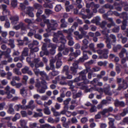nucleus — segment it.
I'll return each mask as SVG.
<instances>
[{"mask_svg": "<svg viewBox=\"0 0 128 128\" xmlns=\"http://www.w3.org/2000/svg\"><path fill=\"white\" fill-rule=\"evenodd\" d=\"M50 22L48 28L46 29V30L48 32H50L52 30H56L58 26V22L56 20H51Z\"/></svg>", "mask_w": 128, "mask_h": 128, "instance_id": "1", "label": "nucleus"}, {"mask_svg": "<svg viewBox=\"0 0 128 128\" xmlns=\"http://www.w3.org/2000/svg\"><path fill=\"white\" fill-rule=\"evenodd\" d=\"M109 50L106 48L102 49V54L99 56V58L100 59H107L108 58V54L109 53Z\"/></svg>", "mask_w": 128, "mask_h": 128, "instance_id": "2", "label": "nucleus"}, {"mask_svg": "<svg viewBox=\"0 0 128 128\" xmlns=\"http://www.w3.org/2000/svg\"><path fill=\"white\" fill-rule=\"evenodd\" d=\"M23 74H27L28 75L32 76L33 73L32 71L30 70V68L27 66H25L21 70Z\"/></svg>", "mask_w": 128, "mask_h": 128, "instance_id": "3", "label": "nucleus"}, {"mask_svg": "<svg viewBox=\"0 0 128 128\" xmlns=\"http://www.w3.org/2000/svg\"><path fill=\"white\" fill-rule=\"evenodd\" d=\"M110 85H108L107 87L104 88V89L100 88L99 89V90L101 91H104L106 94L109 96H111L112 94V93L110 91Z\"/></svg>", "mask_w": 128, "mask_h": 128, "instance_id": "4", "label": "nucleus"}, {"mask_svg": "<svg viewBox=\"0 0 128 128\" xmlns=\"http://www.w3.org/2000/svg\"><path fill=\"white\" fill-rule=\"evenodd\" d=\"M39 74L41 76L40 78L41 79H45L47 81H49L50 80V78L44 71H40Z\"/></svg>", "mask_w": 128, "mask_h": 128, "instance_id": "5", "label": "nucleus"}, {"mask_svg": "<svg viewBox=\"0 0 128 128\" xmlns=\"http://www.w3.org/2000/svg\"><path fill=\"white\" fill-rule=\"evenodd\" d=\"M128 87V86L127 84L125 82L124 80H123L122 82V84H119L118 86V87L117 89L118 90H120L122 89L124 90L126 89Z\"/></svg>", "mask_w": 128, "mask_h": 128, "instance_id": "6", "label": "nucleus"}, {"mask_svg": "<svg viewBox=\"0 0 128 128\" xmlns=\"http://www.w3.org/2000/svg\"><path fill=\"white\" fill-rule=\"evenodd\" d=\"M114 104L116 107L120 106L122 107H124L126 105L124 102L123 101H120L118 99H116L115 100Z\"/></svg>", "mask_w": 128, "mask_h": 128, "instance_id": "7", "label": "nucleus"}, {"mask_svg": "<svg viewBox=\"0 0 128 128\" xmlns=\"http://www.w3.org/2000/svg\"><path fill=\"white\" fill-rule=\"evenodd\" d=\"M88 72V69L86 68V69L83 70L78 73L79 76L81 78V79H84L86 77V74Z\"/></svg>", "mask_w": 128, "mask_h": 128, "instance_id": "8", "label": "nucleus"}, {"mask_svg": "<svg viewBox=\"0 0 128 128\" xmlns=\"http://www.w3.org/2000/svg\"><path fill=\"white\" fill-rule=\"evenodd\" d=\"M87 53L90 55H91L92 54V52L90 50H88L87 51H84L83 52L82 58L85 60H86L88 58V57L86 54Z\"/></svg>", "mask_w": 128, "mask_h": 128, "instance_id": "9", "label": "nucleus"}, {"mask_svg": "<svg viewBox=\"0 0 128 128\" xmlns=\"http://www.w3.org/2000/svg\"><path fill=\"white\" fill-rule=\"evenodd\" d=\"M10 19L11 20V22L14 25L17 24V22L19 20V18L18 16H12L10 18Z\"/></svg>", "mask_w": 128, "mask_h": 128, "instance_id": "10", "label": "nucleus"}, {"mask_svg": "<svg viewBox=\"0 0 128 128\" xmlns=\"http://www.w3.org/2000/svg\"><path fill=\"white\" fill-rule=\"evenodd\" d=\"M113 110V108L112 107H110L107 108H105L103 110L100 111L102 113V115L104 116L105 114L107 113H108L112 112Z\"/></svg>", "mask_w": 128, "mask_h": 128, "instance_id": "11", "label": "nucleus"}, {"mask_svg": "<svg viewBox=\"0 0 128 128\" xmlns=\"http://www.w3.org/2000/svg\"><path fill=\"white\" fill-rule=\"evenodd\" d=\"M101 20L100 17L98 16L94 18L91 20V22L92 23H95L96 25H99L100 24V21Z\"/></svg>", "mask_w": 128, "mask_h": 128, "instance_id": "12", "label": "nucleus"}, {"mask_svg": "<svg viewBox=\"0 0 128 128\" xmlns=\"http://www.w3.org/2000/svg\"><path fill=\"white\" fill-rule=\"evenodd\" d=\"M48 88L47 86H42L40 88H37V91L40 94H43L45 92L46 90Z\"/></svg>", "mask_w": 128, "mask_h": 128, "instance_id": "13", "label": "nucleus"}, {"mask_svg": "<svg viewBox=\"0 0 128 128\" xmlns=\"http://www.w3.org/2000/svg\"><path fill=\"white\" fill-rule=\"evenodd\" d=\"M61 23L60 25L61 28H66L67 26L68 23L66 22L64 18H62L60 20Z\"/></svg>", "mask_w": 128, "mask_h": 128, "instance_id": "14", "label": "nucleus"}, {"mask_svg": "<svg viewBox=\"0 0 128 128\" xmlns=\"http://www.w3.org/2000/svg\"><path fill=\"white\" fill-rule=\"evenodd\" d=\"M81 80H84L83 82H82L78 83V86H82V88L83 89L85 88V86H84L82 85V83H83L85 84H88L89 83L90 81L86 78V77L84 79H82Z\"/></svg>", "mask_w": 128, "mask_h": 128, "instance_id": "15", "label": "nucleus"}, {"mask_svg": "<svg viewBox=\"0 0 128 128\" xmlns=\"http://www.w3.org/2000/svg\"><path fill=\"white\" fill-rule=\"evenodd\" d=\"M34 102V100H30L28 103V105H27V107L28 108H30L32 110H33L35 107V106L34 104H33Z\"/></svg>", "mask_w": 128, "mask_h": 128, "instance_id": "16", "label": "nucleus"}, {"mask_svg": "<svg viewBox=\"0 0 128 128\" xmlns=\"http://www.w3.org/2000/svg\"><path fill=\"white\" fill-rule=\"evenodd\" d=\"M59 72L57 71L54 70L49 73V74L50 75V79H52L53 78L54 76L57 75L58 74Z\"/></svg>", "mask_w": 128, "mask_h": 128, "instance_id": "17", "label": "nucleus"}, {"mask_svg": "<svg viewBox=\"0 0 128 128\" xmlns=\"http://www.w3.org/2000/svg\"><path fill=\"white\" fill-rule=\"evenodd\" d=\"M80 50H76L75 52H71L70 54V56H72L75 57H77L78 56L80 55Z\"/></svg>", "mask_w": 128, "mask_h": 128, "instance_id": "18", "label": "nucleus"}, {"mask_svg": "<svg viewBox=\"0 0 128 128\" xmlns=\"http://www.w3.org/2000/svg\"><path fill=\"white\" fill-rule=\"evenodd\" d=\"M13 106V104H10L9 105V108L8 110V113L11 114H14V110L12 108Z\"/></svg>", "mask_w": 128, "mask_h": 128, "instance_id": "19", "label": "nucleus"}, {"mask_svg": "<svg viewBox=\"0 0 128 128\" xmlns=\"http://www.w3.org/2000/svg\"><path fill=\"white\" fill-rule=\"evenodd\" d=\"M33 6L35 9L38 10L43 9V7L41 4L36 3L34 4Z\"/></svg>", "mask_w": 128, "mask_h": 128, "instance_id": "20", "label": "nucleus"}, {"mask_svg": "<svg viewBox=\"0 0 128 128\" xmlns=\"http://www.w3.org/2000/svg\"><path fill=\"white\" fill-rule=\"evenodd\" d=\"M8 41L9 42L8 44V45L10 46L12 48H14L15 46L14 44V39H10L8 40Z\"/></svg>", "mask_w": 128, "mask_h": 128, "instance_id": "21", "label": "nucleus"}, {"mask_svg": "<svg viewBox=\"0 0 128 128\" xmlns=\"http://www.w3.org/2000/svg\"><path fill=\"white\" fill-rule=\"evenodd\" d=\"M13 72L15 74L18 76H20L22 74V73L20 71V69L16 68H14L13 69Z\"/></svg>", "mask_w": 128, "mask_h": 128, "instance_id": "22", "label": "nucleus"}, {"mask_svg": "<svg viewBox=\"0 0 128 128\" xmlns=\"http://www.w3.org/2000/svg\"><path fill=\"white\" fill-rule=\"evenodd\" d=\"M20 126L23 128H27L28 126H26V122L24 120H20Z\"/></svg>", "mask_w": 128, "mask_h": 128, "instance_id": "23", "label": "nucleus"}, {"mask_svg": "<svg viewBox=\"0 0 128 128\" xmlns=\"http://www.w3.org/2000/svg\"><path fill=\"white\" fill-rule=\"evenodd\" d=\"M120 18H122L124 20H128V16L127 13L125 12H124L120 14Z\"/></svg>", "mask_w": 128, "mask_h": 128, "instance_id": "24", "label": "nucleus"}, {"mask_svg": "<svg viewBox=\"0 0 128 128\" xmlns=\"http://www.w3.org/2000/svg\"><path fill=\"white\" fill-rule=\"evenodd\" d=\"M44 106L45 107L44 109V113L47 115L50 114V112L49 109V108L46 106L45 104H44Z\"/></svg>", "mask_w": 128, "mask_h": 128, "instance_id": "25", "label": "nucleus"}, {"mask_svg": "<svg viewBox=\"0 0 128 128\" xmlns=\"http://www.w3.org/2000/svg\"><path fill=\"white\" fill-rule=\"evenodd\" d=\"M126 52V50L125 48H122L119 54V56L120 58H123L124 56V54Z\"/></svg>", "mask_w": 128, "mask_h": 128, "instance_id": "26", "label": "nucleus"}, {"mask_svg": "<svg viewBox=\"0 0 128 128\" xmlns=\"http://www.w3.org/2000/svg\"><path fill=\"white\" fill-rule=\"evenodd\" d=\"M56 62L55 59L54 58L52 59H50V66L52 68H54V64Z\"/></svg>", "mask_w": 128, "mask_h": 128, "instance_id": "27", "label": "nucleus"}, {"mask_svg": "<svg viewBox=\"0 0 128 128\" xmlns=\"http://www.w3.org/2000/svg\"><path fill=\"white\" fill-rule=\"evenodd\" d=\"M107 22L105 21H102L101 23L100 22L99 24L101 28L103 29H106L107 28L105 27V26L107 24Z\"/></svg>", "mask_w": 128, "mask_h": 128, "instance_id": "28", "label": "nucleus"}, {"mask_svg": "<svg viewBox=\"0 0 128 128\" xmlns=\"http://www.w3.org/2000/svg\"><path fill=\"white\" fill-rule=\"evenodd\" d=\"M20 28H21L22 30H25L26 29V27L24 24L22 22H20L18 25Z\"/></svg>", "mask_w": 128, "mask_h": 128, "instance_id": "29", "label": "nucleus"}, {"mask_svg": "<svg viewBox=\"0 0 128 128\" xmlns=\"http://www.w3.org/2000/svg\"><path fill=\"white\" fill-rule=\"evenodd\" d=\"M36 31L35 30L30 29V30L29 32L28 33L27 35L28 36L31 37L36 33Z\"/></svg>", "mask_w": 128, "mask_h": 128, "instance_id": "30", "label": "nucleus"}, {"mask_svg": "<svg viewBox=\"0 0 128 128\" xmlns=\"http://www.w3.org/2000/svg\"><path fill=\"white\" fill-rule=\"evenodd\" d=\"M28 49L27 48H25L23 49L22 53V55L24 56H26L28 55Z\"/></svg>", "mask_w": 128, "mask_h": 128, "instance_id": "31", "label": "nucleus"}, {"mask_svg": "<svg viewBox=\"0 0 128 128\" xmlns=\"http://www.w3.org/2000/svg\"><path fill=\"white\" fill-rule=\"evenodd\" d=\"M102 7L105 8H109L110 10L113 9L114 8L113 6L108 3L105 4Z\"/></svg>", "mask_w": 128, "mask_h": 128, "instance_id": "32", "label": "nucleus"}, {"mask_svg": "<svg viewBox=\"0 0 128 128\" xmlns=\"http://www.w3.org/2000/svg\"><path fill=\"white\" fill-rule=\"evenodd\" d=\"M122 48L121 45L118 44L116 46L114 47L113 48V50L114 52H118V50H120Z\"/></svg>", "mask_w": 128, "mask_h": 128, "instance_id": "33", "label": "nucleus"}, {"mask_svg": "<svg viewBox=\"0 0 128 128\" xmlns=\"http://www.w3.org/2000/svg\"><path fill=\"white\" fill-rule=\"evenodd\" d=\"M108 63V62L106 61H104V62L101 61L98 62V66H106Z\"/></svg>", "mask_w": 128, "mask_h": 128, "instance_id": "34", "label": "nucleus"}, {"mask_svg": "<svg viewBox=\"0 0 128 128\" xmlns=\"http://www.w3.org/2000/svg\"><path fill=\"white\" fill-rule=\"evenodd\" d=\"M82 92L80 91L77 93L75 95H73L72 98L74 99H76L77 98L80 97L82 95Z\"/></svg>", "mask_w": 128, "mask_h": 128, "instance_id": "35", "label": "nucleus"}, {"mask_svg": "<svg viewBox=\"0 0 128 128\" xmlns=\"http://www.w3.org/2000/svg\"><path fill=\"white\" fill-rule=\"evenodd\" d=\"M90 49L94 53L96 52V50L94 48V45L93 43H90L89 45Z\"/></svg>", "mask_w": 128, "mask_h": 128, "instance_id": "36", "label": "nucleus"}, {"mask_svg": "<svg viewBox=\"0 0 128 128\" xmlns=\"http://www.w3.org/2000/svg\"><path fill=\"white\" fill-rule=\"evenodd\" d=\"M59 40L60 41V42L62 43L63 44H64L66 42L67 40L65 38L64 36L60 37Z\"/></svg>", "mask_w": 128, "mask_h": 128, "instance_id": "37", "label": "nucleus"}, {"mask_svg": "<svg viewBox=\"0 0 128 128\" xmlns=\"http://www.w3.org/2000/svg\"><path fill=\"white\" fill-rule=\"evenodd\" d=\"M77 69L76 68H74V67H70V68L71 73L73 74L74 75H75L76 74L77 72Z\"/></svg>", "mask_w": 128, "mask_h": 128, "instance_id": "38", "label": "nucleus"}, {"mask_svg": "<svg viewBox=\"0 0 128 128\" xmlns=\"http://www.w3.org/2000/svg\"><path fill=\"white\" fill-rule=\"evenodd\" d=\"M51 110L53 112V114L54 116H60V112L56 111L55 109L54 108H51Z\"/></svg>", "mask_w": 128, "mask_h": 128, "instance_id": "39", "label": "nucleus"}, {"mask_svg": "<svg viewBox=\"0 0 128 128\" xmlns=\"http://www.w3.org/2000/svg\"><path fill=\"white\" fill-rule=\"evenodd\" d=\"M91 107L89 110L90 112L92 113L96 112V108L95 106L92 105Z\"/></svg>", "mask_w": 128, "mask_h": 128, "instance_id": "40", "label": "nucleus"}, {"mask_svg": "<svg viewBox=\"0 0 128 128\" xmlns=\"http://www.w3.org/2000/svg\"><path fill=\"white\" fill-rule=\"evenodd\" d=\"M44 63L42 62H41L37 64H34V66L36 68H38L39 67H42L44 66Z\"/></svg>", "mask_w": 128, "mask_h": 128, "instance_id": "41", "label": "nucleus"}, {"mask_svg": "<svg viewBox=\"0 0 128 128\" xmlns=\"http://www.w3.org/2000/svg\"><path fill=\"white\" fill-rule=\"evenodd\" d=\"M36 82L35 84V86L38 88H39L41 86V82L38 78L36 80Z\"/></svg>", "mask_w": 128, "mask_h": 128, "instance_id": "42", "label": "nucleus"}, {"mask_svg": "<svg viewBox=\"0 0 128 128\" xmlns=\"http://www.w3.org/2000/svg\"><path fill=\"white\" fill-rule=\"evenodd\" d=\"M62 54L60 52H59L55 56V59L56 60H61L62 58Z\"/></svg>", "mask_w": 128, "mask_h": 128, "instance_id": "43", "label": "nucleus"}, {"mask_svg": "<svg viewBox=\"0 0 128 128\" xmlns=\"http://www.w3.org/2000/svg\"><path fill=\"white\" fill-rule=\"evenodd\" d=\"M120 29L119 26H115L114 28L112 29V31L114 32H119Z\"/></svg>", "mask_w": 128, "mask_h": 128, "instance_id": "44", "label": "nucleus"}, {"mask_svg": "<svg viewBox=\"0 0 128 128\" xmlns=\"http://www.w3.org/2000/svg\"><path fill=\"white\" fill-rule=\"evenodd\" d=\"M20 93L24 97H25L27 96V93L26 92L24 88H23L20 90Z\"/></svg>", "mask_w": 128, "mask_h": 128, "instance_id": "45", "label": "nucleus"}, {"mask_svg": "<svg viewBox=\"0 0 128 128\" xmlns=\"http://www.w3.org/2000/svg\"><path fill=\"white\" fill-rule=\"evenodd\" d=\"M62 64V62L60 60H58L56 62V68H60Z\"/></svg>", "mask_w": 128, "mask_h": 128, "instance_id": "46", "label": "nucleus"}, {"mask_svg": "<svg viewBox=\"0 0 128 128\" xmlns=\"http://www.w3.org/2000/svg\"><path fill=\"white\" fill-rule=\"evenodd\" d=\"M55 36L57 37H59L60 36H64L62 31H58L57 32L54 34Z\"/></svg>", "mask_w": 128, "mask_h": 128, "instance_id": "47", "label": "nucleus"}, {"mask_svg": "<svg viewBox=\"0 0 128 128\" xmlns=\"http://www.w3.org/2000/svg\"><path fill=\"white\" fill-rule=\"evenodd\" d=\"M114 6H115V8L118 11H121L122 10L121 8L118 6V4L117 3H115L113 4Z\"/></svg>", "mask_w": 128, "mask_h": 128, "instance_id": "48", "label": "nucleus"}, {"mask_svg": "<svg viewBox=\"0 0 128 128\" xmlns=\"http://www.w3.org/2000/svg\"><path fill=\"white\" fill-rule=\"evenodd\" d=\"M12 72L10 71L6 73V78L8 80H10L11 77L12 76Z\"/></svg>", "mask_w": 128, "mask_h": 128, "instance_id": "49", "label": "nucleus"}, {"mask_svg": "<svg viewBox=\"0 0 128 128\" xmlns=\"http://www.w3.org/2000/svg\"><path fill=\"white\" fill-rule=\"evenodd\" d=\"M48 47L51 48V49H56V44H55L50 43L48 44Z\"/></svg>", "mask_w": 128, "mask_h": 128, "instance_id": "50", "label": "nucleus"}, {"mask_svg": "<svg viewBox=\"0 0 128 128\" xmlns=\"http://www.w3.org/2000/svg\"><path fill=\"white\" fill-rule=\"evenodd\" d=\"M11 4L13 7H16L17 4V0H12Z\"/></svg>", "mask_w": 128, "mask_h": 128, "instance_id": "51", "label": "nucleus"}, {"mask_svg": "<svg viewBox=\"0 0 128 128\" xmlns=\"http://www.w3.org/2000/svg\"><path fill=\"white\" fill-rule=\"evenodd\" d=\"M97 48H102L104 47V44L100 43L97 44Z\"/></svg>", "mask_w": 128, "mask_h": 128, "instance_id": "52", "label": "nucleus"}, {"mask_svg": "<svg viewBox=\"0 0 128 128\" xmlns=\"http://www.w3.org/2000/svg\"><path fill=\"white\" fill-rule=\"evenodd\" d=\"M78 61H76L72 64V66L71 67H74V68L78 69Z\"/></svg>", "mask_w": 128, "mask_h": 128, "instance_id": "53", "label": "nucleus"}, {"mask_svg": "<svg viewBox=\"0 0 128 128\" xmlns=\"http://www.w3.org/2000/svg\"><path fill=\"white\" fill-rule=\"evenodd\" d=\"M20 117V115L18 113H16L14 117L12 119V120L14 121H15L17 120Z\"/></svg>", "mask_w": 128, "mask_h": 128, "instance_id": "54", "label": "nucleus"}, {"mask_svg": "<svg viewBox=\"0 0 128 128\" xmlns=\"http://www.w3.org/2000/svg\"><path fill=\"white\" fill-rule=\"evenodd\" d=\"M42 9L38 10L36 14V17H40V15L42 13L43 11Z\"/></svg>", "mask_w": 128, "mask_h": 128, "instance_id": "55", "label": "nucleus"}, {"mask_svg": "<svg viewBox=\"0 0 128 128\" xmlns=\"http://www.w3.org/2000/svg\"><path fill=\"white\" fill-rule=\"evenodd\" d=\"M102 113L100 111L99 112L98 114L95 116V118L96 119H99L101 118Z\"/></svg>", "mask_w": 128, "mask_h": 128, "instance_id": "56", "label": "nucleus"}, {"mask_svg": "<svg viewBox=\"0 0 128 128\" xmlns=\"http://www.w3.org/2000/svg\"><path fill=\"white\" fill-rule=\"evenodd\" d=\"M2 13L4 15L6 16L7 15L9 14L10 12L8 9L4 10H3Z\"/></svg>", "mask_w": 128, "mask_h": 128, "instance_id": "57", "label": "nucleus"}, {"mask_svg": "<svg viewBox=\"0 0 128 128\" xmlns=\"http://www.w3.org/2000/svg\"><path fill=\"white\" fill-rule=\"evenodd\" d=\"M79 30L81 34L82 35H85L87 34V32L84 31L82 27H80L79 28Z\"/></svg>", "mask_w": 128, "mask_h": 128, "instance_id": "58", "label": "nucleus"}, {"mask_svg": "<svg viewBox=\"0 0 128 128\" xmlns=\"http://www.w3.org/2000/svg\"><path fill=\"white\" fill-rule=\"evenodd\" d=\"M110 36L113 40L112 41L113 42H116V37L114 35L111 34L110 35Z\"/></svg>", "mask_w": 128, "mask_h": 128, "instance_id": "59", "label": "nucleus"}, {"mask_svg": "<svg viewBox=\"0 0 128 128\" xmlns=\"http://www.w3.org/2000/svg\"><path fill=\"white\" fill-rule=\"evenodd\" d=\"M88 45H84L82 44V46L81 48V50L83 51V52L84 51H87L88 50H85L86 49H87L88 48Z\"/></svg>", "mask_w": 128, "mask_h": 128, "instance_id": "60", "label": "nucleus"}, {"mask_svg": "<svg viewBox=\"0 0 128 128\" xmlns=\"http://www.w3.org/2000/svg\"><path fill=\"white\" fill-rule=\"evenodd\" d=\"M65 48L64 44H61L58 46V50L59 51H62Z\"/></svg>", "mask_w": 128, "mask_h": 128, "instance_id": "61", "label": "nucleus"}, {"mask_svg": "<svg viewBox=\"0 0 128 128\" xmlns=\"http://www.w3.org/2000/svg\"><path fill=\"white\" fill-rule=\"evenodd\" d=\"M61 9V6L60 5L58 4L56 5L55 8V10L57 12H58Z\"/></svg>", "mask_w": 128, "mask_h": 128, "instance_id": "62", "label": "nucleus"}, {"mask_svg": "<svg viewBox=\"0 0 128 128\" xmlns=\"http://www.w3.org/2000/svg\"><path fill=\"white\" fill-rule=\"evenodd\" d=\"M70 98H68L64 101V105H67L69 104V102L71 100Z\"/></svg>", "mask_w": 128, "mask_h": 128, "instance_id": "63", "label": "nucleus"}, {"mask_svg": "<svg viewBox=\"0 0 128 128\" xmlns=\"http://www.w3.org/2000/svg\"><path fill=\"white\" fill-rule=\"evenodd\" d=\"M71 122L72 123L76 124L78 122V120L76 117H74L72 118Z\"/></svg>", "mask_w": 128, "mask_h": 128, "instance_id": "64", "label": "nucleus"}]
</instances>
